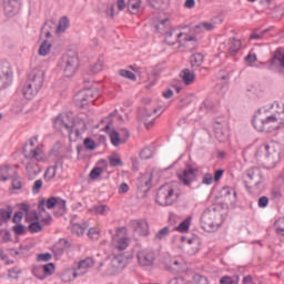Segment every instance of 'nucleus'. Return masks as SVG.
Listing matches in <instances>:
<instances>
[{
    "instance_id": "ea45409f",
    "label": "nucleus",
    "mask_w": 284,
    "mask_h": 284,
    "mask_svg": "<svg viewBox=\"0 0 284 284\" xmlns=\"http://www.w3.org/2000/svg\"><path fill=\"white\" fill-rule=\"evenodd\" d=\"M203 59L202 53H193L191 55V68H201L203 64Z\"/></svg>"
},
{
    "instance_id": "4d7b16f0",
    "label": "nucleus",
    "mask_w": 284,
    "mask_h": 284,
    "mask_svg": "<svg viewBox=\"0 0 284 284\" xmlns=\"http://www.w3.org/2000/svg\"><path fill=\"white\" fill-rule=\"evenodd\" d=\"M12 230L18 236H23V234H26V226L21 223L14 225Z\"/></svg>"
},
{
    "instance_id": "6e6552de",
    "label": "nucleus",
    "mask_w": 284,
    "mask_h": 284,
    "mask_svg": "<svg viewBox=\"0 0 284 284\" xmlns=\"http://www.w3.org/2000/svg\"><path fill=\"white\" fill-rule=\"evenodd\" d=\"M101 97V92L97 88L87 89L80 91L74 97V102L78 108H85L89 103H94V99H99Z\"/></svg>"
},
{
    "instance_id": "6e6d98bb",
    "label": "nucleus",
    "mask_w": 284,
    "mask_h": 284,
    "mask_svg": "<svg viewBox=\"0 0 284 284\" xmlns=\"http://www.w3.org/2000/svg\"><path fill=\"white\" fill-rule=\"evenodd\" d=\"M109 165L110 168H119L123 165V161H121V158L111 156L109 158Z\"/></svg>"
},
{
    "instance_id": "9d476101",
    "label": "nucleus",
    "mask_w": 284,
    "mask_h": 284,
    "mask_svg": "<svg viewBox=\"0 0 284 284\" xmlns=\"http://www.w3.org/2000/svg\"><path fill=\"white\" fill-rule=\"evenodd\" d=\"M196 172H199V170L187 164L186 169L178 174V179L185 187H192V184L196 181Z\"/></svg>"
},
{
    "instance_id": "e2e57ef3",
    "label": "nucleus",
    "mask_w": 284,
    "mask_h": 284,
    "mask_svg": "<svg viewBox=\"0 0 284 284\" xmlns=\"http://www.w3.org/2000/svg\"><path fill=\"white\" fill-rule=\"evenodd\" d=\"M267 205H270V197L268 196H261L257 200V206L261 209H265L267 207Z\"/></svg>"
},
{
    "instance_id": "680f3d73",
    "label": "nucleus",
    "mask_w": 284,
    "mask_h": 284,
    "mask_svg": "<svg viewBox=\"0 0 284 284\" xmlns=\"http://www.w3.org/2000/svg\"><path fill=\"white\" fill-rule=\"evenodd\" d=\"M43 187V180L39 179L34 182L32 186V192L34 194H39L41 192V189Z\"/></svg>"
},
{
    "instance_id": "412c9836",
    "label": "nucleus",
    "mask_w": 284,
    "mask_h": 284,
    "mask_svg": "<svg viewBox=\"0 0 284 284\" xmlns=\"http://www.w3.org/2000/svg\"><path fill=\"white\" fill-rule=\"evenodd\" d=\"M152 187V173H144L138 181V190L150 192Z\"/></svg>"
},
{
    "instance_id": "b1692460",
    "label": "nucleus",
    "mask_w": 284,
    "mask_h": 284,
    "mask_svg": "<svg viewBox=\"0 0 284 284\" xmlns=\"http://www.w3.org/2000/svg\"><path fill=\"white\" fill-rule=\"evenodd\" d=\"M21 10V0H8L4 4V11L7 14H17Z\"/></svg>"
},
{
    "instance_id": "f704fd0d",
    "label": "nucleus",
    "mask_w": 284,
    "mask_h": 284,
    "mask_svg": "<svg viewBox=\"0 0 284 284\" xmlns=\"http://www.w3.org/2000/svg\"><path fill=\"white\" fill-rule=\"evenodd\" d=\"M90 212L93 214H101V216L108 215V212H110V206L105 204L94 205L90 209Z\"/></svg>"
},
{
    "instance_id": "de8ad7c7",
    "label": "nucleus",
    "mask_w": 284,
    "mask_h": 284,
    "mask_svg": "<svg viewBox=\"0 0 284 284\" xmlns=\"http://www.w3.org/2000/svg\"><path fill=\"white\" fill-rule=\"evenodd\" d=\"M128 237H121L118 240V243L115 245L116 250H119L120 252H123V250H128Z\"/></svg>"
},
{
    "instance_id": "052dcab7",
    "label": "nucleus",
    "mask_w": 284,
    "mask_h": 284,
    "mask_svg": "<svg viewBox=\"0 0 284 284\" xmlns=\"http://www.w3.org/2000/svg\"><path fill=\"white\" fill-rule=\"evenodd\" d=\"M202 183L204 185H212V183H214V176L212 175V173H205L202 176Z\"/></svg>"
},
{
    "instance_id": "1a4fd4ad",
    "label": "nucleus",
    "mask_w": 284,
    "mask_h": 284,
    "mask_svg": "<svg viewBox=\"0 0 284 284\" xmlns=\"http://www.w3.org/2000/svg\"><path fill=\"white\" fill-rule=\"evenodd\" d=\"M278 120L276 115H270L266 119L261 118V115H255L252 123L253 128L257 132H274L276 128L272 126V124L276 123Z\"/></svg>"
},
{
    "instance_id": "cd10ccee",
    "label": "nucleus",
    "mask_w": 284,
    "mask_h": 284,
    "mask_svg": "<svg viewBox=\"0 0 284 284\" xmlns=\"http://www.w3.org/2000/svg\"><path fill=\"white\" fill-rule=\"evenodd\" d=\"M90 227V224L88 222L75 223L71 227L72 234H75L77 236H83L85 234V230Z\"/></svg>"
},
{
    "instance_id": "dca6fc26",
    "label": "nucleus",
    "mask_w": 284,
    "mask_h": 284,
    "mask_svg": "<svg viewBox=\"0 0 284 284\" xmlns=\"http://www.w3.org/2000/svg\"><path fill=\"white\" fill-rule=\"evenodd\" d=\"M22 153L24 155V159H28L29 161H43L44 154L43 150H41L39 146H23Z\"/></svg>"
},
{
    "instance_id": "7c9ffc66",
    "label": "nucleus",
    "mask_w": 284,
    "mask_h": 284,
    "mask_svg": "<svg viewBox=\"0 0 284 284\" xmlns=\"http://www.w3.org/2000/svg\"><path fill=\"white\" fill-rule=\"evenodd\" d=\"M241 40H237L236 38H233L229 42V53L231 57H236L239 54V50H241Z\"/></svg>"
},
{
    "instance_id": "2f4dec72",
    "label": "nucleus",
    "mask_w": 284,
    "mask_h": 284,
    "mask_svg": "<svg viewBox=\"0 0 284 284\" xmlns=\"http://www.w3.org/2000/svg\"><path fill=\"white\" fill-rule=\"evenodd\" d=\"M246 176L248 181H257L263 178V172H261V169L254 166L246 171Z\"/></svg>"
},
{
    "instance_id": "a18cd8bd",
    "label": "nucleus",
    "mask_w": 284,
    "mask_h": 284,
    "mask_svg": "<svg viewBox=\"0 0 284 284\" xmlns=\"http://www.w3.org/2000/svg\"><path fill=\"white\" fill-rule=\"evenodd\" d=\"M221 194L225 199H227V196H232V194H233L234 201H236L237 194L232 186H223L221 190Z\"/></svg>"
},
{
    "instance_id": "4468645a",
    "label": "nucleus",
    "mask_w": 284,
    "mask_h": 284,
    "mask_svg": "<svg viewBox=\"0 0 284 284\" xmlns=\"http://www.w3.org/2000/svg\"><path fill=\"white\" fill-rule=\"evenodd\" d=\"M156 112H159V109L143 108L139 111V119L140 121H143L146 130H150L152 125H154V121L156 118H152V115L156 114Z\"/></svg>"
},
{
    "instance_id": "69168bd1",
    "label": "nucleus",
    "mask_w": 284,
    "mask_h": 284,
    "mask_svg": "<svg viewBox=\"0 0 284 284\" xmlns=\"http://www.w3.org/2000/svg\"><path fill=\"white\" fill-rule=\"evenodd\" d=\"M244 59L247 65L252 67L256 63V53H248Z\"/></svg>"
},
{
    "instance_id": "5701e85b",
    "label": "nucleus",
    "mask_w": 284,
    "mask_h": 284,
    "mask_svg": "<svg viewBox=\"0 0 284 284\" xmlns=\"http://www.w3.org/2000/svg\"><path fill=\"white\" fill-rule=\"evenodd\" d=\"M164 267L168 272H171V274H179V272H181V263L174 257L166 260L164 262Z\"/></svg>"
},
{
    "instance_id": "6ab92c4d",
    "label": "nucleus",
    "mask_w": 284,
    "mask_h": 284,
    "mask_svg": "<svg viewBox=\"0 0 284 284\" xmlns=\"http://www.w3.org/2000/svg\"><path fill=\"white\" fill-rule=\"evenodd\" d=\"M94 265V258L85 257L78 263V267L73 271V276H83V274H88L90 267Z\"/></svg>"
},
{
    "instance_id": "864d4df0",
    "label": "nucleus",
    "mask_w": 284,
    "mask_h": 284,
    "mask_svg": "<svg viewBox=\"0 0 284 284\" xmlns=\"http://www.w3.org/2000/svg\"><path fill=\"white\" fill-rule=\"evenodd\" d=\"M41 230H43V227L41 226V223H39V222H32L29 225V232H31V234H37V233L41 232Z\"/></svg>"
},
{
    "instance_id": "4c0bfd02",
    "label": "nucleus",
    "mask_w": 284,
    "mask_h": 284,
    "mask_svg": "<svg viewBox=\"0 0 284 284\" xmlns=\"http://www.w3.org/2000/svg\"><path fill=\"white\" fill-rule=\"evenodd\" d=\"M192 223V216L186 217L176 227V232L185 233L190 231V225Z\"/></svg>"
},
{
    "instance_id": "7ed1b4c3",
    "label": "nucleus",
    "mask_w": 284,
    "mask_h": 284,
    "mask_svg": "<svg viewBox=\"0 0 284 284\" xmlns=\"http://www.w3.org/2000/svg\"><path fill=\"white\" fill-rule=\"evenodd\" d=\"M53 128L58 132H65L70 141H77L81 134L79 129H74V118L68 113H60L53 121Z\"/></svg>"
},
{
    "instance_id": "3c124183",
    "label": "nucleus",
    "mask_w": 284,
    "mask_h": 284,
    "mask_svg": "<svg viewBox=\"0 0 284 284\" xmlns=\"http://www.w3.org/2000/svg\"><path fill=\"white\" fill-rule=\"evenodd\" d=\"M37 221H39L40 223H42V225H51L52 224V215L48 214L45 216L40 215V216H36Z\"/></svg>"
},
{
    "instance_id": "37998d69",
    "label": "nucleus",
    "mask_w": 284,
    "mask_h": 284,
    "mask_svg": "<svg viewBox=\"0 0 284 284\" xmlns=\"http://www.w3.org/2000/svg\"><path fill=\"white\" fill-rule=\"evenodd\" d=\"M42 272H43V276L45 278V276H52L54 274L55 271V266L54 263H48L45 265H42Z\"/></svg>"
},
{
    "instance_id": "c756f323",
    "label": "nucleus",
    "mask_w": 284,
    "mask_h": 284,
    "mask_svg": "<svg viewBox=\"0 0 284 284\" xmlns=\"http://www.w3.org/2000/svg\"><path fill=\"white\" fill-rule=\"evenodd\" d=\"M12 206H7L6 209H0V227L3 223H8L12 219Z\"/></svg>"
},
{
    "instance_id": "bb28decb",
    "label": "nucleus",
    "mask_w": 284,
    "mask_h": 284,
    "mask_svg": "<svg viewBox=\"0 0 284 284\" xmlns=\"http://www.w3.org/2000/svg\"><path fill=\"white\" fill-rule=\"evenodd\" d=\"M244 187H246L247 192H263V176L255 181L254 185H250L248 181H244Z\"/></svg>"
},
{
    "instance_id": "423d86ee",
    "label": "nucleus",
    "mask_w": 284,
    "mask_h": 284,
    "mask_svg": "<svg viewBox=\"0 0 284 284\" xmlns=\"http://www.w3.org/2000/svg\"><path fill=\"white\" fill-rule=\"evenodd\" d=\"M176 199L174 189L170 184H165L159 187L155 201L162 207H168V205H173Z\"/></svg>"
},
{
    "instance_id": "c9c22d12",
    "label": "nucleus",
    "mask_w": 284,
    "mask_h": 284,
    "mask_svg": "<svg viewBox=\"0 0 284 284\" xmlns=\"http://www.w3.org/2000/svg\"><path fill=\"white\" fill-rule=\"evenodd\" d=\"M126 8L131 14H136L141 8V0H129Z\"/></svg>"
},
{
    "instance_id": "4be33fe9",
    "label": "nucleus",
    "mask_w": 284,
    "mask_h": 284,
    "mask_svg": "<svg viewBox=\"0 0 284 284\" xmlns=\"http://www.w3.org/2000/svg\"><path fill=\"white\" fill-rule=\"evenodd\" d=\"M27 176L29 181H34L38 174H41V166L34 161H29L26 165Z\"/></svg>"
},
{
    "instance_id": "2eb2a0df",
    "label": "nucleus",
    "mask_w": 284,
    "mask_h": 284,
    "mask_svg": "<svg viewBox=\"0 0 284 284\" xmlns=\"http://www.w3.org/2000/svg\"><path fill=\"white\" fill-rule=\"evenodd\" d=\"M12 68L9 63H4L2 68H0V90H4L12 83Z\"/></svg>"
},
{
    "instance_id": "58836bf2",
    "label": "nucleus",
    "mask_w": 284,
    "mask_h": 284,
    "mask_svg": "<svg viewBox=\"0 0 284 284\" xmlns=\"http://www.w3.org/2000/svg\"><path fill=\"white\" fill-rule=\"evenodd\" d=\"M110 139H111V143H112V145H114V148H119V145H121V143H125V140L121 139V134L118 131H111Z\"/></svg>"
},
{
    "instance_id": "79ce46f5",
    "label": "nucleus",
    "mask_w": 284,
    "mask_h": 284,
    "mask_svg": "<svg viewBox=\"0 0 284 284\" xmlns=\"http://www.w3.org/2000/svg\"><path fill=\"white\" fill-rule=\"evenodd\" d=\"M57 170L58 166H49L44 172V179L45 181H52L53 179H57Z\"/></svg>"
},
{
    "instance_id": "0eeeda50",
    "label": "nucleus",
    "mask_w": 284,
    "mask_h": 284,
    "mask_svg": "<svg viewBox=\"0 0 284 284\" xmlns=\"http://www.w3.org/2000/svg\"><path fill=\"white\" fill-rule=\"evenodd\" d=\"M164 43L168 45H185L189 41H196V37L189 36L187 33L179 32L176 29H171L169 32L164 33Z\"/></svg>"
},
{
    "instance_id": "f03ea898",
    "label": "nucleus",
    "mask_w": 284,
    "mask_h": 284,
    "mask_svg": "<svg viewBox=\"0 0 284 284\" xmlns=\"http://www.w3.org/2000/svg\"><path fill=\"white\" fill-rule=\"evenodd\" d=\"M255 159L264 161L268 168H274L281 161V149L274 144H261L255 151Z\"/></svg>"
},
{
    "instance_id": "49530a36",
    "label": "nucleus",
    "mask_w": 284,
    "mask_h": 284,
    "mask_svg": "<svg viewBox=\"0 0 284 284\" xmlns=\"http://www.w3.org/2000/svg\"><path fill=\"white\" fill-rule=\"evenodd\" d=\"M120 77H123L124 79H130V81H136V74L132 71H128L125 69H122L119 71Z\"/></svg>"
},
{
    "instance_id": "603ef678",
    "label": "nucleus",
    "mask_w": 284,
    "mask_h": 284,
    "mask_svg": "<svg viewBox=\"0 0 284 284\" xmlns=\"http://www.w3.org/2000/svg\"><path fill=\"white\" fill-rule=\"evenodd\" d=\"M85 150H97V143L91 138H85L83 141Z\"/></svg>"
},
{
    "instance_id": "a19ab883",
    "label": "nucleus",
    "mask_w": 284,
    "mask_h": 284,
    "mask_svg": "<svg viewBox=\"0 0 284 284\" xmlns=\"http://www.w3.org/2000/svg\"><path fill=\"white\" fill-rule=\"evenodd\" d=\"M68 28H70V20L68 19V17H62L59 20V24L57 27V32H65V30H68Z\"/></svg>"
},
{
    "instance_id": "c03bdc74",
    "label": "nucleus",
    "mask_w": 284,
    "mask_h": 284,
    "mask_svg": "<svg viewBox=\"0 0 284 284\" xmlns=\"http://www.w3.org/2000/svg\"><path fill=\"white\" fill-rule=\"evenodd\" d=\"M10 180V165L0 166V181Z\"/></svg>"
},
{
    "instance_id": "338daca9",
    "label": "nucleus",
    "mask_w": 284,
    "mask_h": 284,
    "mask_svg": "<svg viewBox=\"0 0 284 284\" xmlns=\"http://www.w3.org/2000/svg\"><path fill=\"white\" fill-rule=\"evenodd\" d=\"M50 258H52V254H50V253H40V254H38V256H37V261H43V262H48V261H50Z\"/></svg>"
},
{
    "instance_id": "393cba45",
    "label": "nucleus",
    "mask_w": 284,
    "mask_h": 284,
    "mask_svg": "<svg viewBox=\"0 0 284 284\" xmlns=\"http://www.w3.org/2000/svg\"><path fill=\"white\" fill-rule=\"evenodd\" d=\"M70 247V242L65 239L59 240L54 245H53V253L55 256H62V254Z\"/></svg>"
},
{
    "instance_id": "a878e982",
    "label": "nucleus",
    "mask_w": 284,
    "mask_h": 284,
    "mask_svg": "<svg viewBox=\"0 0 284 284\" xmlns=\"http://www.w3.org/2000/svg\"><path fill=\"white\" fill-rule=\"evenodd\" d=\"M180 77L184 83V85H192L194 81H196V74L190 69H184L181 71Z\"/></svg>"
},
{
    "instance_id": "8fccbe9b",
    "label": "nucleus",
    "mask_w": 284,
    "mask_h": 284,
    "mask_svg": "<svg viewBox=\"0 0 284 284\" xmlns=\"http://www.w3.org/2000/svg\"><path fill=\"white\" fill-rule=\"evenodd\" d=\"M152 156H154V151H152V149L150 148H144L140 152V158H142L143 160L152 159Z\"/></svg>"
},
{
    "instance_id": "9b49d317",
    "label": "nucleus",
    "mask_w": 284,
    "mask_h": 284,
    "mask_svg": "<svg viewBox=\"0 0 284 284\" xmlns=\"http://www.w3.org/2000/svg\"><path fill=\"white\" fill-rule=\"evenodd\" d=\"M268 70L277 72V74H284V51L283 49H276L275 54L270 60Z\"/></svg>"
},
{
    "instance_id": "a211bd4d",
    "label": "nucleus",
    "mask_w": 284,
    "mask_h": 284,
    "mask_svg": "<svg viewBox=\"0 0 284 284\" xmlns=\"http://www.w3.org/2000/svg\"><path fill=\"white\" fill-rule=\"evenodd\" d=\"M131 227L138 236H150V225L145 220L131 221Z\"/></svg>"
},
{
    "instance_id": "e433bc0d",
    "label": "nucleus",
    "mask_w": 284,
    "mask_h": 284,
    "mask_svg": "<svg viewBox=\"0 0 284 284\" xmlns=\"http://www.w3.org/2000/svg\"><path fill=\"white\" fill-rule=\"evenodd\" d=\"M50 50H52V43H50L48 40H44L39 48L40 57H48V54H50Z\"/></svg>"
},
{
    "instance_id": "0e129e2a",
    "label": "nucleus",
    "mask_w": 284,
    "mask_h": 284,
    "mask_svg": "<svg viewBox=\"0 0 284 284\" xmlns=\"http://www.w3.org/2000/svg\"><path fill=\"white\" fill-rule=\"evenodd\" d=\"M19 274H21V268L14 266L13 268L9 270L8 276L10 278H19Z\"/></svg>"
},
{
    "instance_id": "13d9d810",
    "label": "nucleus",
    "mask_w": 284,
    "mask_h": 284,
    "mask_svg": "<svg viewBox=\"0 0 284 284\" xmlns=\"http://www.w3.org/2000/svg\"><path fill=\"white\" fill-rule=\"evenodd\" d=\"M102 174H103V169H101L100 166H97L91 170L90 179H92V180L99 179V176H101Z\"/></svg>"
},
{
    "instance_id": "f8f14e48",
    "label": "nucleus",
    "mask_w": 284,
    "mask_h": 284,
    "mask_svg": "<svg viewBox=\"0 0 284 284\" xmlns=\"http://www.w3.org/2000/svg\"><path fill=\"white\" fill-rule=\"evenodd\" d=\"M126 266H128V260H125V256L115 255L111 260L108 272L111 276H116V274H120V272H123V270H125Z\"/></svg>"
},
{
    "instance_id": "5fc2aeb1",
    "label": "nucleus",
    "mask_w": 284,
    "mask_h": 284,
    "mask_svg": "<svg viewBox=\"0 0 284 284\" xmlns=\"http://www.w3.org/2000/svg\"><path fill=\"white\" fill-rule=\"evenodd\" d=\"M89 239H92V241H98L99 236H101V232L97 227H91L88 232Z\"/></svg>"
},
{
    "instance_id": "c85d7f7f",
    "label": "nucleus",
    "mask_w": 284,
    "mask_h": 284,
    "mask_svg": "<svg viewBox=\"0 0 284 284\" xmlns=\"http://www.w3.org/2000/svg\"><path fill=\"white\" fill-rule=\"evenodd\" d=\"M156 32L160 34H166V32H170L172 30V24L170 23V19H164L161 20L156 26H155Z\"/></svg>"
},
{
    "instance_id": "774afa93",
    "label": "nucleus",
    "mask_w": 284,
    "mask_h": 284,
    "mask_svg": "<svg viewBox=\"0 0 284 284\" xmlns=\"http://www.w3.org/2000/svg\"><path fill=\"white\" fill-rule=\"evenodd\" d=\"M220 284H234V278L230 275H224L220 278Z\"/></svg>"
},
{
    "instance_id": "bf43d9fd",
    "label": "nucleus",
    "mask_w": 284,
    "mask_h": 284,
    "mask_svg": "<svg viewBox=\"0 0 284 284\" xmlns=\"http://www.w3.org/2000/svg\"><path fill=\"white\" fill-rule=\"evenodd\" d=\"M41 272H43L42 266H36L32 268L33 276H36L40 281H43V278H45V275L41 274Z\"/></svg>"
},
{
    "instance_id": "473e14b6",
    "label": "nucleus",
    "mask_w": 284,
    "mask_h": 284,
    "mask_svg": "<svg viewBox=\"0 0 284 284\" xmlns=\"http://www.w3.org/2000/svg\"><path fill=\"white\" fill-rule=\"evenodd\" d=\"M148 2L155 10H165L170 6V0H148Z\"/></svg>"
},
{
    "instance_id": "72a5a7b5",
    "label": "nucleus",
    "mask_w": 284,
    "mask_h": 284,
    "mask_svg": "<svg viewBox=\"0 0 284 284\" xmlns=\"http://www.w3.org/2000/svg\"><path fill=\"white\" fill-rule=\"evenodd\" d=\"M215 136L220 141H225V139L230 136V130L227 129V126L223 129L221 128V124H219V126H215Z\"/></svg>"
},
{
    "instance_id": "f257e3e1",
    "label": "nucleus",
    "mask_w": 284,
    "mask_h": 284,
    "mask_svg": "<svg viewBox=\"0 0 284 284\" xmlns=\"http://www.w3.org/2000/svg\"><path fill=\"white\" fill-rule=\"evenodd\" d=\"M41 88H43V71L33 69L21 89L24 99L28 101L34 99Z\"/></svg>"
},
{
    "instance_id": "aec40b11",
    "label": "nucleus",
    "mask_w": 284,
    "mask_h": 284,
    "mask_svg": "<svg viewBox=\"0 0 284 284\" xmlns=\"http://www.w3.org/2000/svg\"><path fill=\"white\" fill-rule=\"evenodd\" d=\"M217 23H223V19H221V17H215L214 19H212L211 22H202L199 23L194 27V33L199 34L201 32H203V30H206L207 32H212V30H214V28H216Z\"/></svg>"
},
{
    "instance_id": "f3484780",
    "label": "nucleus",
    "mask_w": 284,
    "mask_h": 284,
    "mask_svg": "<svg viewBox=\"0 0 284 284\" xmlns=\"http://www.w3.org/2000/svg\"><path fill=\"white\" fill-rule=\"evenodd\" d=\"M201 223L206 230H214L219 223L216 222V211L206 210L201 216Z\"/></svg>"
},
{
    "instance_id": "09e8293b",
    "label": "nucleus",
    "mask_w": 284,
    "mask_h": 284,
    "mask_svg": "<svg viewBox=\"0 0 284 284\" xmlns=\"http://www.w3.org/2000/svg\"><path fill=\"white\" fill-rule=\"evenodd\" d=\"M168 234H170V226H165L162 230H160L156 234H155V240L156 241H163V239H165V236H168Z\"/></svg>"
},
{
    "instance_id": "39448f33",
    "label": "nucleus",
    "mask_w": 284,
    "mask_h": 284,
    "mask_svg": "<svg viewBox=\"0 0 284 284\" xmlns=\"http://www.w3.org/2000/svg\"><path fill=\"white\" fill-rule=\"evenodd\" d=\"M59 68L64 77H74L79 70V55L72 51L68 52L60 59Z\"/></svg>"
},
{
    "instance_id": "20e7f679",
    "label": "nucleus",
    "mask_w": 284,
    "mask_h": 284,
    "mask_svg": "<svg viewBox=\"0 0 284 284\" xmlns=\"http://www.w3.org/2000/svg\"><path fill=\"white\" fill-rule=\"evenodd\" d=\"M45 207L47 210H53V207H55L53 215L57 217L63 216V214L68 212L65 200L57 196H51L47 201L45 199L40 200L38 203L39 212H45Z\"/></svg>"
},
{
    "instance_id": "ddd939ff",
    "label": "nucleus",
    "mask_w": 284,
    "mask_h": 284,
    "mask_svg": "<svg viewBox=\"0 0 284 284\" xmlns=\"http://www.w3.org/2000/svg\"><path fill=\"white\" fill-rule=\"evenodd\" d=\"M136 257L141 267H152V265H154V260L156 258V255L154 254V251L145 248L139 251Z\"/></svg>"
}]
</instances>
